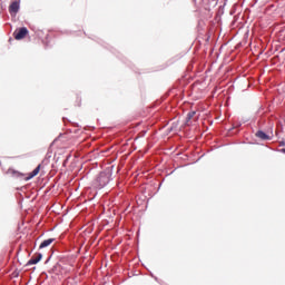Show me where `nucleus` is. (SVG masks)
I'll use <instances>...</instances> for the list:
<instances>
[{"mask_svg": "<svg viewBox=\"0 0 285 285\" xmlns=\"http://www.w3.org/2000/svg\"><path fill=\"white\" fill-rule=\"evenodd\" d=\"M195 115H197L196 111H189L186 117V124H188V121H190V119H193V117H195Z\"/></svg>", "mask_w": 285, "mask_h": 285, "instance_id": "8", "label": "nucleus"}, {"mask_svg": "<svg viewBox=\"0 0 285 285\" xmlns=\"http://www.w3.org/2000/svg\"><path fill=\"white\" fill-rule=\"evenodd\" d=\"M52 242H55V238H48L40 244L39 248H48Z\"/></svg>", "mask_w": 285, "mask_h": 285, "instance_id": "7", "label": "nucleus"}, {"mask_svg": "<svg viewBox=\"0 0 285 285\" xmlns=\"http://www.w3.org/2000/svg\"><path fill=\"white\" fill-rule=\"evenodd\" d=\"M39 170H41V165H38L32 173L29 174L27 179H32L33 177H37L39 175Z\"/></svg>", "mask_w": 285, "mask_h": 285, "instance_id": "6", "label": "nucleus"}, {"mask_svg": "<svg viewBox=\"0 0 285 285\" xmlns=\"http://www.w3.org/2000/svg\"><path fill=\"white\" fill-rule=\"evenodd\" d=\"M19 10H21V2H19V0H13L9 6V13L14 18L19 13Z\"/></svg>", "mask_w": 285, "mask_h": 285, "instance_id": "2", "label": "nucleus"}, {"mask_svg": "<svg viewBox=\"0 0 285 285\" xmlns=\"http://www.w3.org/2000/svg\"><path fill=\"white\" fill-rule=\"evenodd\" d=\"M256 137H258V139H263V141H268V139H271V136L262 130L256 132Z\"/></svg>", "mask_w": 285, "mask_h": 285, "instance_id": "5", "label": "nucleus"}, {"mask_svg": "<svg viewBox=\"0 0 285 285\" xmlns=\"http://www.w3.org/2000/svg\"><path fill=\"white\" fill-rule=\"evenodd\" d=\"M281 153H284V155H285V148L281 149Z\"/></svg>", "mask_w": 285, "mask_h": 285, "instance_id": "9", "label": "nucleus"}, {"mask_svg": "<svg viewBox=\"0 0 285 285\" xmlns=\"http://www.w3.org/2000/svg\"><path fill=\"white\" fill-rule=\"evenodd\" d=\"M111 177H112V173H110V170L101 171L96 178V180L94 181L95 188H98L99 190H101V188H106V186L110 184Z\"/></svg>", "mask_w": 285, "mask_h": 285, "instance_id": "1", "label": "nucleus"}, {"mask_svg": "<svg viewBox=\"0 0 285 285\" xmlns=\"http://www.w3.org/2000/svg\"><path fill=\"white\" fill-rule=\"evenodd\" d=\"M43 255L41 253L36 254L35 256L31 257V259L28 261L27 266H32L35 264H39L41 262V258Z\"/></svg>", "mask_w": 285, "mask_h": 285, "instance_id": "4", "label": "nucleus"}, {"mask_svg": "<svg viewBox=\"0 0 285 285\" xmlns=\"http://www.w3.org/2000/svg\"><path fill=\"white\" fill-rule=\"evenodd\" d=\"M28 35V28L22 27L13 32V37L17 41H21V39H26Z\"/></svg>", "mask_w": 285, "mask_h": 285, "instance_id": "3", "label": "nucleus"}]
</instances>
